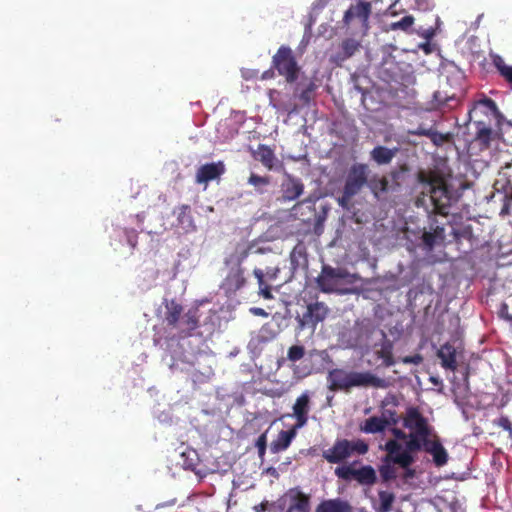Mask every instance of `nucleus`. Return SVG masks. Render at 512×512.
<instances>
[{
    "label": "nucleus",
    "instance_id": "f257e3e1",
    "mask_svg": "<svg viewBox=\"0 0 512 512\" xmlns=\"http://www.w3.org/2000/svg\"><path fill=\"white\" fill-rule=\"evenodd\" d=\"M416 179L420 191L414 200L415 206L427 213L448 215L453 195L444 177L436 170H420Z\"/></svg>",
    "mask_w": 512,
    "mask_h": 512
},
{
    "label": "nucleus",
    "instance_id": "f03ea898",
    "mask_svg": "<svg viewBox=\"0 0 512 512\" xmlns=\"http://www.w3.org/2000/svg\"><path fill=\"white\" fill-rule=\"evenodd\" d=\"M199 309L190 308L184 313L183 306L175 299L165 302L164 323L175 331L178 338H186L192 335L199 327Z\"/></svg>",
    "mask_w": 512,
    "mask_h": 512
},
{
    "label": "nucleus",
    "instance_id": "7ed1b4c3",
    "mask_svg": "<svg viewBox=\"0 0 512 512\" xmlns=\"http://www.w3.org/2000/svg\"><path fill=\"white\" fill-rule=\"evenodd\" d=\"M316 280L321 291L346 295L353 292L348 285L354 284L357 276L344 268L324 265Z\"/></svg>",
    "mask_w": 512,
    "mask_h": 512
},
{
    "label": "nucleus",
    "instance_id": "20e7f679",
    "mask_svg": "<svg viewBox=\"0 0 512 512\" xmlns=\"http://www.w3.org/2000/svg\"><path fill=\"white\" fill-rule=\"evenodd\" d=\"M423 448V440L415 434H409L405 448L396 440H389L386 442L384 449L389 453V458L400 467L411 466L415 459L412 453L417 452Z\"/></svg>",
    "mask_w": 512,
    "mask_h": 512
},
{
    "label": "nucleus",
    "instance_id": "39448f33",
    "mask_svg": "<svg viewBox=\"0 0 512 512\" xmlns=\"http://www.w3.org/2000/svg\"><path fill=\"white\" fill-rule=\"evenodd\" d=\"M370 169L363 163L353 164L348 170L344 189L347 196H355L367 185Z\"/></svg>",
    "mask_w": 512,
    "mask_h": 512
},
{
    "label": "nucleus",
    "instance_id": "423d86ee",
    "mask_svg": "<svg viewBox=\"0 0 512 512\" xmlns=\"http://www.w3.org/2000/svg\"><path fill=\"white\" fill-rule=\"evenodd\" d=\"M403 425L411 431L410 434L418 435L423 441L431 434V427L427 419L421 415L416 407L407 409Z\"/></svg>",
    "mask_w": 512,
    "mask_h": 512
},
{
    "label": "nucleus",
    "instance_id": "0eeeda50",
    "mask_svg": "<svg viewBox=\"0 0 512 512\" xmlns=\"http://www.w3.org/2000/svg\"><path fill=\"white\" fill-rule=\"evenodd\" d=\"M328 313L329 309L323 302H315L309 304L302 316H297V320L301 327H309L313 331L319 322L325 320Z\"/></svg>",
    "mask_w": 512,
    "mask_h": 512
},
{
    "label": "nucleus",
    "instance_id": "6e6552de",
    "mask_svg": "<svg viewBox=\"0 0 512 512\" xmlns=\"http://www.w3.org/2000/svg\"><path fill=\"white\" fill-rule=\"evenodd\" d=\"M310 410V396L308 392H304L293 405V413L290 417L296 418L297 423L290 428V442L296 435V430L303 427L307 422V414Z\"/></svg>",
    "mask_w": 512,
    "mask_h": 512
},
{
    "label": "nucleus",
    "instance_id": "1a4fd4ad",
    "mask_svg": "<svg viewBox=\"0 0 512 512\" xmlns=\"http://www.w3.org/2000/svg\"><path fill=\"white\" fill-rule=\"evenodd\" d=\"M371 14L370 2H359L356 5H351L345 12L343 22L348 25L353 18H358L362 22L363 35H366L369 30V17Z\"/></svg>",
    "mask_w": 512,
    "mask_h": 512
},
{
    "label": "nucleus",
    "instance_id": "9d476101",
    "mask_svg": "<svg viewBox=\"0 0 512 512\" xmlns=\"http://www.w3.org/2000/svg\"><path fill=\"white\" fill-rule=\"evenodd\" d=\"M352 372L340 368L329 371L327 376L329 389L332 391H350L352 389Z\"/></svg>",
    "mask_w": 512,
    "mask_h": 512
},
{
    "label": "nucleus",
    "instance_id": "9b49d317",
    "mask_svg": "<svg viewBox=\"0 0 512 512\" xmlns=\"http://www.w3.org/2000/svg\"><path fill=\"white\" fill-rule=\"evenodd\" d=\"M361 47V41L354 38H346L339 44L337 51L331 55V61L340 66L343 62L358 53Z\"/></svg>",
    "mask_w": 512,
    "mask_h": 512
},
{
    "label": "nucleus",
    "instance_id": "f8f14e48",
    "mask_svg": "<svg viewBox=\"0 0 512 512\" xmlns=\"http://www.w3.org/2000/svg\"><path fill=\"white\" fill-rule=\"evenodd\" d=\"M322 457L331 464L343 462L350 457L349 440H337L331 448L322 452Z\"/></svg>",
    "mask_w": 512,
    "mask_h": 512
},
{
    "label": "nucleus",
    "instance_id": "ddd939ff",
    "mask_svg": "<svg viewBox=\"0 0 512 512\" xmlns=\"http://www.w3.org/2000/svg\"><path fill=\"white\" fill-rule=\"evenodd\" d=\"M354 387H373V388H387L388 382L369 371L352 372V388Z\"/></svg>",
    "mask_w": 512,
    "mask_h": 512
},
{
    "label": "nucleus",
    "instance_id": "4468645a",
    "mask_svg": "<svg viewBox=\"0 0 512 512\" xmlns=\"http://www.w3.org/2000/svg\"><path fill=\"white\" fill-rule=\"evenodd\" d=\"M224 172L225 167L222 162L204 164L198 168L195 182L197 184H206L218 179Z\"/></svg>",
    "mask_w": 512,
    "mask_h": 512
},
{
    "label": "nucleus",
    "instance_id": "2eb2a0df",
    "mask_svg": "<svg viewBox=\"0 0 512 512\" xmlns=\"http://www.w3.org/2000/svg\"><path fill=\"white\" fill-rule=\"evenodd\" d=\"M299 219L304 223H310L316 217L314 201L309 197L302 202L295 204L290 209V218Z\"/></svg>",
    "mask_w": 512,
    "mask_h": 512
},
{
    "label": "nucleus",
    "instance_id": "dca6fc26",
    "mask_svg": "<svg viewBox=\"0 0 512 512\" xmlns=\"http://www.w3.org/2000/svg\"><path fill=\"white\" fill-rule=\"evenodd\" d=\"M423 449L433 456L436 466L441 467L448 461V453L438 440H431L429 437L423 441Z\"/></svg>",
    "mask_w": 512,
    "mask_h": 512
},
{
    "label": "nucleus",
    "instance_id": "f3484780",
    "mask_svg": "<svg viewBox=\"0 0 512 512\" xmlns=\"http://www.w3.org/2000/svg\"><path fill=\"white\" fill-rule=\"evenodd\" d=\"M279 272L278 269H269L266 273L263 272V270L259 268H255L253 271L254 276L257 278L258 285H259V292L265 299H271V286L268 284V282L274 280L277 276V273Z\"/></svg>",
    "mask_w": 512,
    "mask_h": 512
},
{
    "label": "nucleus",
    "instance_id": "a211bd4d",
    "mask_svg": "<svg viewBox=\"0 0 512 512\" xmlns=\"http://www.w3.org/2000/svg\"><path fill=\"white\" fill-rule=\"evenodd\" d=\"M246 284L244 271L241 267L232 269L223 281L222 287L227 293H235Z\"/></svg>",
    "mask_w": 512,
    "mask_h": 512
},
{
    "label": "nucleus",
    "instance_id": "6ab92c4d",
    "mask_svg": "<svg viewBox=\"0 0 512 512\" xmlns=\"http://www.w3.org/2000/svg\"><path fill=\"white\" fill-rule=\"evenodd\" d=\"M399 152V148L378 145L370 152V158L378 165H387Z\"/></svg>",
    "mask_w": 512,
    "mask_h": 512
},
{
    "label": "nucleus",
    "instance_id": "aec40b11",
    "mask_svg": "<svg viewBox=\"0 0 512 512\" xmlns=\"http://www.w3.org/2000/svg\"><path fill=\"white\" fill-rule=\"evenodd\" d=\"M309 497L298 489H290V512H309Z\"/></svg>",
    "mask_w": 512,
    "mask_h": 512
},
{
    "label": "nucleus",
    "instance_id": "412c9836",
    "mask_svg": "<svg viewBox=\"0 0 512 512\" xmlns=\"http://www.w3.org/2000/svg\"><path fill=\"white\" fill-rule=\"evenodd\" d=\"M437 356L441 359V364L444 368L455 371L456 364V349L446 343L438 350Z\"/></svg>",
    "mask_w": 512,
    "mask_h": 512
},
{
    "label": "nucleus",
    "instance_id": "4be33fe9",
    "mask_svg": "<svg viewBox=\"0 0 512 512\" xmlns=\"http://www.w3.org/2000/svg\"><path fill=\"white\" fill-rule=\"evenodd\" d=\"M316 512H352V507L347 501L337 498L323 501Z\"/></svg>",
    "mask_w": 512,
    "mask_h": 512
},
{
    "label": "nucleus",
    "instance_id": "5701e85b",
    "mask_svg": "<svg viewBox=\"0 0 512 512\" xmlns=\"http://www.w3.org/2000/svg\"><path fill=\"white\" fill-rule=\"evenodd\" d=\"M359 484L371 486L376 483L377 475L372 466H363L359 469H354V477Z\"/></svg>",
    "mask_w": 512,
    "mask_h": 512
},
{
    "label": "nucleus",
    "instance_id": "b1692460",
    "mask_svg": "<svg viewBox=\"0 0 512 512\" xmlns=\"http://www.w3.org/2000/svg\"><path fill=\"white\" fill-rule=\"evenodd\" d=\"M273 68L288 80V46H281L273 56Z\"/></svg>",
    "mask_w": 512,
    "mask_h": 512
},
{
    "label": "nucleus",
    "instance_id": "393cba45",
    "mask_svg": "<svg viewBox=\"0 0 512 512\" xmlns=\"http://www.w3.org/2000/svg\"><path fill=\"white\" fill-rule=\"evenodd\" d=\"M254 158L270 170L274 167L275 156L272 149L268 146L259 145L257 150L254 152Z\"/></svg>",
    "mask_w": 512,
    "mask_h": 512
},
{
    "label": "nucleus",
    "instance_id": "a878e982",
    "mask_svg": "<svg viewBox=\"0 0 512 512\" xmlns=\"http://www.w3.org/2000/svg\"><path fill=\"white\" fill-rule=\"evenodd\" d=\"M395 464L391 458H389V453L383 458V464L379 467V473L384 482H389L397 477L396 468L393 466Z\"/></svg>",
    "mask_w": 512,
    "mask_h": 512
},
{
    "label": "nucleus",
    "instance_id": "bb28decb",
    "mask_svg": "<svg viewBox=\"0 0 512 512\" xmlns=\"http://www.w3.org/2000/svg\"><path fill=\"white\" fill-rule=\"evenodd\" d=\"M191 208L187 204H182L178 206L174 213L177 214V221L180 226L183 228H191L193 227V218L191 216Z\"/></svg>",
    "mask_w": 512,
    "mask_h": 512
},
{
    "label": "nucleus",
    "instance_id": "cd10ccee",
    "mask_svg": "<svg viewBox=\"0 0 512 512\" xmlns=\"http://www.w3.org/2000/svg\"><path fill=\"white\" fill-rule=\"evenodd\" d=\"M385 421L381 417H370L368 418L361 430L365 433L375 434L383 432L386 429Z\"/></svg>",
    "mask_w": 512,
    "mask_h": 512
},
{
    "label": "nucleus",
    "instance_id": "c85d7f7f",
    "mask_svg": "<svg viewBox=\"0 0 512 512\" xmlns=\"http://www.w3.org/2000/svg\"><path fill=\"white\" fill-rule=\"evenodd\" d=\"M379 506L375 508L376 512H391L393 503L395 502V495L392 492L380 490L378 492Z\"/></svg>",
    "mask_w": 512,
    "mask_h": 512
},
{
    "label": "nucleus",
    "instance_id": "c756f323",
    "mask_svg": "<svg viewBox=\"0 0 512 512\" xmlns=\"http://www.w3.org/2000/svg\"><path fill=\"white\" fill-rule=\"evenodd\" d=\"M475 124L477 129L475 139L479 141L484 147H488L491 141L492 129L485 125L482 121H477Z\"/></svg>",
    "mask_w": 512,
    "mask_h": 512
},
{
    "label": "nucleus",
    "instance_id": "7c9ffc66",
    "mask_svg": "<svg viewBox=\"0 0 512 512\" xmlns=\"http://www.w3.org/2000/svg\"><path fill=\"white\" fill-rule=\"evenodd\" d=\"M314 89V84L308 80L305 79V83L301 85V87H296L294 91V96L299 97L300 100H302L304 103L309 102L311 97V92Z\"/></svg>",
    "mask_w": 512,
    "mask_h": 512
},
{
    "label": "nucleus",
    "instance_id": "2f4dec72",
    "mask_svg": "<svg viewBox=\"0 0 512 512\" xmlns=\"http://www.w3.org/2000/svg\"><path fill=\"white\" fill-rule=\"evenodd\" d=\"M455 100H456V98H455L454 94L449 95V94H447L444 91H436L433 94L432 108H438V107H441V106L451 107L449 102L450 101H455Z\"/></svg>",
    "mask_w": 512,
    "mask_h": 512
},
{
    "label": "nucleus",
    "instance_id": "473e14b6",
    "mask_svg": "<svg viewBox=\"0 0 512 512\" xmlns=\"http://www.w3.org/2000/svg\"><path fill=\"white\" fill-rule=\"evenodd\" d=\"M288 447V430H282L279 433L278 439L271 443L270 449L273 453H277Z\"/></svg>",
    "mask_w": 512,
    "mask_h": 512
},
{
    "label": "nucleus",
    "instance_id": "72a5a7b5",
    "mask_svg": "<svg viewBox=\"0 0 512 512\" xmlns=\"http://www.w3.org/2000/svg\"><path fill=\"white\" fill-rule=\"evenodd\" d=\"M414 23V17L411 15L403 17L400 21L393 22L390 24V30H403L407 31Z\"/></svg>",
    "mask_w": 512,
    "mask_h": 512
},
{
    "label": "nucleus",
    "instance_id": "f704fd0d",
    "mask_svg": "<svg viewBox=\"0 0 512 512\" xmlns=\"http://www.w3.org/2000/svg\"><path fill=\"white\" fill-rule=\"evenodd\" d=\"M420 239L422 241L424 249L427 252L433 250L437 239L435 234H432V232L423 231L421 233Z\"/></svg>",
    "mask_w": 512,
    "mask_h": 512
},
{
    "label": "nucleus",
    "instance_id": "c9c22d12",
    "mask_svg": "<svg viewBox=\"0 0 512 512\" xmlns=\"http://www.w3.org/2000/svg\"><path fill=\"white\" fill-rule=\"evenodd\" d=\"M368 445L363 440L349 441V453L350 456L354 453L363 455L367 453Z\"/></svg>",
    "mask_w": 512,
    "mask_h": 512
},
{
    "label": "nucleus",
    "instance_id": "e433bc0d",
    "mask_svg": "<svg viewBox=\"0 0 512 512\" xmlns=\"http://www.w3.org/2000/svg\"><path fill=\"white\" fill-rule=\"evenodd\" d=\"M354 467L349 466H340L335 469V474L338 478L343 479L345 481H349L354 477Z\"/></svg>",
    "mask_w": 512,
    "mask_h": 512
},
{
    "label": "nucleus",
    "instance_id": "4c0bfd02",
    "mask_svg": "<svg viewBox=\"0 0 512 512\" xmlns=\"http://www.w3.org/2000/svg\"><path fill=\"white\" fill-rule=\"evenodd\" d=\"M270 179L268 177L259 176L256 174H251L248 183L254 186L257 190L262 191V188L268 185Z\"/></svg>",
    "mask_w": 512,
    "mask_h": 512
},
{
    "label": "nucleus",
    "instance_id": "58836bf2",
    "mask_svg": "<svg viewBox=\"0 0 512 512\" xmlns=\"http://www.w3.org/2000/svg\"><path fill=\"white\" fill-rule=\"evenodd\" d=\"M408 134L417 135V136H426L429 138L440 137V133L433 130L432 128H425V127H421V126L414 130H408Z\"/></svg>",
    "mask_w": 512,
    "mask_h": 512
},
{
    "label": "nucleus",
    "instance_id": "ea45409f",
    "mask_svg": "<svg viewBox=\"0 0 512 512\" xmlns=\"http://www.w3.org/2000/svg\"><path fill=\"white\" fill-rule=\"evenodd\" d=\"M381 418L385 421L386 426L396 425L398 423V417L395 410L385 409L382 412Z\"/></svg>",
    "mask_w": 512,
    "mask_h": 512
},
{
    "label": "nucleus",
    "instance_id": "a19ab883",
    "mask_svg": "<svg viewBox=\"0 0 512 512\" xmlns=\"http://www.w3.org/2000/svg\"><path fill=\"white\" fill-rule=\"evenodd\" d=\"M408 172V167L406 165L400 166L398 169L391 172V177L395 184L399 187L401 181L404 178V175Z\"/></svg>",
    "mask_w": 512,
    "mask_h": 512
},
{
    "label": "nucleus",
    "instance_id": "79ce46f5",
    "mask_svg": "<svg viewBox=\"0 0 512 512\" xmlns=\"http://www.w3.org/2000/svg\"><path fill=\"white\" fill-rule=\"evenodd\" d=\"M290 186V200L302 194L303 185L300 182L290 179Z\"/></svg>",
    "mask_w": 512,
    "mask_h": 512
},
{
    "label": "nucleus",
    "instance_id": "37998d69",
    "mask_svg": "<svg viewBox=\"0 0 512 512\" xmlns=\"http://www.w3.org/2000/svg\"><path fill=\"white\" fill-rule=\"evenodd\" d=\"M266 445H267V437H266V434L263 433L261 434L257 441H256V447L258 449V454L259 456L262 458L265 454V451H266Z\"/></svg>",
    "mask_w": 512,
    "mask_h": 512
},
{
    "label": "nucleus",
    "instance_id": "c03bdc74",
    "mask_svg": "<svg viewBox=\"0 0 512 512\" xmlns=\"http://www.w3.org/2000/svg\"><path fill=\"white\" fill-rule=\"evenodd\" d=\"M304 356V348L302 346L290 347V361H296Z\"/></svg>",
    "mask_w": 512,
    "mask_h": 512
},
{
    "label": "nucleus",
    "instance_id": "a18cd8bd",
    "mask_svg": "<svg viewBox=\"0 0 512 512\" xmlns=\"http://www.w3.org/2000/svg\"><path fill=\"white\" fill-rule=\"evenodd\" d=\"M242 77L249 81L258 78L259 71L254 69L243 68L241 70Z\"/></svg>",
    "mask_w": 512,
    "mask_h": 512
},
{
    "label": "nucleus",
    "instance_id": "49530a36",
    "mask_svg": "<svg viewBox=\"0 0 512 512\" xmlns=\"http://www.w3.org/2000/svg\"><path fill=\"white\" fill-rule=\"evenodd\" d=\"M493 64L495 65V67L498 69V71L500 72V74H502L506 68L509 67V65H507L503 58L499 55H496L493 57Z\"/></svg>",
    "mask_w": 512,
    "mask_h": 512
},
{
    "label": "nucleus",
    "instance_id": "de8ad7c7",
    "mask_svg": "<svg viewBox=\"0 0 512 512\" xmlns=\"http://www.w3.org/2000/svg\"><path fill=\"white\" fill-rule=\"evenodd\" d=\"M354 196H347L346 194V189L343 188V193H342V196L338 198V204L342 207V208H345V209H348L349 208V204H350V201L351 199L353 198Z\"/></svg>",
    "mask_w": 512,
    "mask_h": 512
},
{
    "label": "nucleus",
    "instance_id": "09e8293b",
    "mask_svg": "<svg viewBox=\"0 0 512 512\" xmlns=\"http://www.w3.org/2000/svg\"><path fill=\"white\" fill-rule=\"evenodd\" d=\"M423 361V357L420 354H416L413 356H406L403 358V363L405 364H415L418 365Z\"/></svg>",
    "mask_w": 512,
    "mask_h": 512
},
{
    "label": "nucleus",
    "instance_id": "8fccbe9b",
    "mask_svg": "<svg viewBox=\"0 0 512 512\" xmlns=\"http://www.w3.org/2000/svg\"><path fill=\"white\" fill-rule=\"evenodd\" d=\"M498 425L503 429L507 430L510 433V436L512 437V423L507 417H501L498 420Z\"/></svg>",
    "mask_w": 512,
    "mask_h": 512
},
{
    "label": "nucleus",
    "instance_id": "3c124183",
    "mask_svg": "<svg viewBox=\"0 0 512 512\" xmlns=\"http://www.w3.org/2000/svg\"><path fill=\"white\" fill-rule=\"evenodd\" d=\"M294 370V375L297 379H301L305 376H307L308 374H310V367L308 366H305L304 368L300 369L299 367H295L293 368Z\"/></svg>",
    "mask_w": 512,
    "mask_h": 512
},
{
    "label": "nucleus",
    "instance_id": "603ef678",
    "mask_svg": "<svg viewBox=\"0 0 512 512\" xmlns=\"http://www.w3.org/2000/svg\"><path fill=\"white\" fill-rule=\"evenodd\" d=\"M289 67H290V83H292L295 79H297L298 68L296 66V62L294 61V59L291 56H290Z\"/></svg>",
    "mask_w": 512,
    "mask_h": 512
},
{
    "label": "nucleus",
    "instance_id": "864d4df0",
    "mask_svg": "<svg viewBox=\"0 0 512 512\" xmlns=\"http://www.w3.org/2000/svg\"><path fill=\"white\" fill-rule=\"evenodd\" d=\"M479 104L486 106L492 112H496L497 111V105H496V103L492 99L485 98V99L481 100L479 102Z\"/></svg>",
    "mask_w": 512,
    "mask_h": 512
},
{
    "label": "nucleus",
    "instance_id": "5fc2aeb1",
    "mask_svg": "<svg viewBox=\"0 0 512 512\" xmlns=\"http://www.w3.org/2000/svg\"><path fill=\"white\" fill-rule=\"evenodd\" d=\"M392 433L393 435L395 436L396 439H399V440H407L408 436L404 431L398 429V428H393L392 429Z\"/></svg>",
    "mask_w": 512,
    "mask_h": 512
},
{
    "label": "nucleus",
    "instance_id": "6e6d98bb",
    "mask_svg": "<svg viewBox=\"0 0 512 512\" xmlns=\"http://www.w3.org/2000/svg\"><path fill=\"white\" fill-rule=\"evenodd\" d=\"M127 240H128L129 245L132 248L136 247V245H137V235H136V233L134 231H131V233H129L127 235Z\"/></svg>",
    "mask_w": 512,
    "mask_h": 512
},
{
    "label": "nucleus",
    "instance_id": "4d7b16f0",
    "mask_svg": "<svg viewBox=\"0 0 512 512\" xmlns=\"http://www.w3.org/2000/svg\"><path fill=\"white\" fill-rule=\"evenodd\" d=\"M405 471L403 474L404 479H412L415 476V470L411 469L410 466L402 467Z\"/></svg>",
    "mask_w": 512,
    "mask_h": 512
},
{
    "label": "nucleus",
    "instance_id": "13d9d810",
    "mask_svg": "<svg viewBox=\"0 0 512 512\" xmlns=\"http://www.w3.org/2000/svg\"><path fill=\"white\" fill-rule=\"evenodd\" d=\"M432 234H435L436 238L443 239L444 238V228L440 227V226H436V228L434 229V232H432Z\"/></svg>",
    "mask_w": 512,
    "mask_h": 512
},
{
    "label": "nucleus",
    "instance_id": "bf43d9fd",
    "mask_svg": "<svg viewBox=\"0 0 512 512\" xmlns=\"http://www.w3.org/2000/svg\"><path fill=\"white\" fill-rule=\"evenodd\" d=\"M274 72L272 70L264 71L261 75V79H269L273 77Z\"/></svg>",
    "mask_w": 512,
    "mask_h": 512
},
{
    "label": "nucleus",
    "instance_id": "052dcab7",
    "mask_svg": "<svg viewBox=\"0 0 512 512\" xmlns=\"http://www.w3.org/2000/svg\"><path fill=\"white\" fill-rule=\"evenodd\" d=\"M430 139L436 145L441 144L445 140V138H444V136L442 134H440V137H435V138H430Z\"/></svg>",
    "mask_w": 512,
    "mask_h": 512
},
{
    "label": "nucleus",
    "instance_id": "680f3d73",
    "mask_svg": "<svg viewBox=\"0 0 512 512\" xmlns=\"http://www.w3.org/2000/svg\"><path fill=\"white\" fill-rule=\"evenodd\" d=\"M254 314L264 316L266 315L265 311L262 308H254L252 309Z\"/></svg>",
    "mask_w": 512,
    "mask_h": 512
},
{
    "label": "nucleus",
    "instance_id": "e2e57ef3",
    "mask_svg": "<svg viewBox=\"0 0 512 512\" xmlns=\"http://www.w3.org/2000/svg\"><path fill=\"white\" fill-rule=\"evenodd\" d=\"M385 363H386L387 366H390V365L393 364L391 356H387V358L385 359Z\"/></svg>",
    "mask_w": 512,
    "mask_h": 512
},
{
    "label": "nucleus",
    "instance_id": "0e129e2a",
    "mask_svg": "<svg viewBox=\"0 0 512 512\" xmlns=\"http://www.w3.org/2000/svg\"><path fill=\"white\" fill-rule=\"evenodd\" d=\"M296 255V249L293 250L292 253H290V261L293 263Z\"/></svg>",
    "mask_w": 512,
    "mask_h": 512
},
{
    "label": "nucleus",
    "instance_id": "69168bd1",
    "mask_svg": "<svg viewBox=\"0 0 512 512\" xmlns=\"http://www.w3.org/2000/svg\"><path fill=\"white\" fill-rule=\"evenodd\" d=\"M382 185H383V190H387V188H386V185H387L386 180H384V181L382 182Z\"/></svg>",
    "mask_w": 512,
    "mask_h": 512
},
{
    "label": "nucleus",
    "instance_id": "338daca9",
    "mask_svg": "<svg viewBox=\"0 0 512 512\" xmlns=\"http://www.w3.org/2000/svg\"><path fill=\"white\" fill-rule=\"evenodd\" d=\"M247 255H248V250H246V251L243 253V255H242L241 259H244Z\"/></svg>",
    "mask_w": 512,
    "mask_h": 512
},
{
    "label": "nucleus",
    "instance_id": "774afa93",
    "mask_svg": "<svg viewBox=\"0 0 512 512\" xmlns=\"http://www.w3.org/2000/svg\"><path fill=\"white\" fill-rule=\"evenodd\" d=\"M502 309H507V305H506V304H504V305H503V307H502Z\"/></svg>",
    "mask_w": 512,
    "mask_h": 512
}]
</instances>
